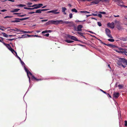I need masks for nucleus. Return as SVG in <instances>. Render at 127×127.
I'll use <instances>...</instances> for the list:
<instances>
[{"mask_svg": "<svg viewBox=\"0 0 127 127\" xmlns=\"http://www.w3.org/2000/svg\"><path fill=\"white\" fill-rule=\"evenodd\" d=\"M119 49L121 50L120 51H118L116 50V51L117 52L119 53H122L123 54H124V53H127L125 52V49H123L122 48H120Z\"/></svg>", "mask_w": 127, "mask_h": 127, "instance_id": "423d86ee", "label": "nucleus"}, {"mask_svg": "<svg viewBox=\"0 0 127 127\" xmlns=\"http://www.w3.org/2000/svg\"><path fill=\"white\" fill-rule=\"evenodd\" d=\"M51 32V31L50 30H45V31H42V33H46L47 32Z\"/></svg>", "mask_w": 127, "mask_h": 127, "instance_id": "dca6fc26", "label": "nucleus"}, {"mask_svg": "<svg viewBox=\"0 0 127 127\" xmlns=\"http://www.w3.org/2000/svg\"><path fill=\"white\" fill-rule=\"evenodd\" d=\"M15 53L16 54V57L17 58H18L19 59V60H20V61H21V59L17 55V53L16 52H15Z\"/></svg>", "mask_w": 127, "mask_h": 127, "instance_id": "bb28decb", "label": "nucleus"}, {"mask_svg": "<svg viewBox=\"0 0 127 127\" xmlns=\"http://www.w3.org/2000/svg\"><path fill=\"white\" fill-rule=\"evenodd\" d=\"M117 46L114 45L112 44L111 47L112 48H115Z\"/></svg>", "mask_w": 127, "mask_h": 127, "instance_id": "3c124183", "label": "nucleus"}, {"mask_svg": "<svg viewBox=\"0 0 127 127\" xmlns=\"http://www.w3.org/2000/svg\"><path fill=\"white\" fill-rule=\"evenodd\" d=\"M123 85H119L118 86V87H119V89H122L123 87Z\"/></svg>", "mask_w": 127, "mask_h": 127, "instance_id": "393cba45", "label": "nucleus"}, {"mask_svg": "<svg viewBox=\"0 0 127 127\" xmlns=\"http://www.w3.org/2000/svg\"><path fill=\"white\" fill-rule=\"evenodd\" d=\"M27 34H24L22 35V36L20 37L21 38L27 37Z\"/></svg>", "mask_w": 127, "mask_h": 127, "instance_id": "a878e982", "label": "nucleus"}, {"mask_svg": "<svg viewBox=\"0 0 127 127\" xmlns=\"http://www.w3.org/2000/svg\"><path fill=\"white\" fill-rule=\"evenodd\" d=\"M20 22L19 20H17L14 21H11V23H18Z\"/></svg>", "mask_w": 127, "mask_h": 127, "instance_id": "5701e85b", "label": "nucleus"}, {"mask_svg": "<svg viewBox=\"0 0 127 127\" xmlns=\"http://www.w3.org/2000/svg\"><path fill=\"white\" fill-rule=\"evenodd\" d=\"M14 38H12V39H7L8 40H9L10 41H12V40H14Z\"/></svg>", "mask_w": 127, "mask_h": 127, "instance_id": "0e129e2a", "label": "nucleus"}, {"mask_svg": "<svg viewBox=\"0 0 127 127\" xmlns=\"http://www.w3.org/2000/svg\"><path fill=\"white\" fill-rule=\"evenodd\" d=\"M32 3H27V5H29L28 6H31L30 5H32Z\"/></svg>", "mask_w": 127, "mask_h": 127, "instance_id": "6e6d98bb", "label": "nucleus"}, {"mask_svg": "<svg viewBox=\"0 0 127 127\" xmlns=\"http://www.w3.org/2000/svg\"><path fill=\"white\" fill-rule=\"evenodd\" d=\"M11 52L13 54H14V53L13 52H14L15 53V52H16V51H15L13 49H12L11 50H10Z\"/></svg>", "mask_w": 127, "mask_h": 127, "instance_id": "49530a36", "label": "nucleus"}, {"mask_svg": "<svg viewBox=\"0 0 127 127\" xmlns=\"http://www.w3.org/2000/svg\"><path fill=\"white\" fill-rule=\"evenodd\" d=\"M120 59L122 63L124 64L126 63V65H127V60L123 58H121Z\"/></svg>", "mask_w": 127, "mask_h": 127, "instance_id": "6e6552de", "label": "nucleus"}, {"mask_svg": "<svg viewBox=\"0 0 127 127\" xmlns=\"http://www.w3.org/2000/svg\"><path fill=\"white\" fill-rule=\"evenodd\" d=\"M2 33L3 34V36L6 37H8V35L5 33L2 32Z\"/></svg>", "mask_w": 127, "mask_h": 127, "instance_id": "b1692460", "label": "nucleus"}, {"mask_svg": "<svg viewBox=\"0 0 127 127\" xmlns=\"http://www.w3.org/2000/svg\"><path fill=\"white\" fill-rule=\"evenodd\" d=\"M100 1H101V0H95V1L92 2L91 3L97 4H98Z\"/></svg>", "mask_w": 127, "mask_h": 127, "instance_id": "ddd939ff", "label": "nucleus"}, {"mask_svg": "<svg viewBox=\"0 0 127 127\" xmlns=\"http://www.w3.org/2000/svg\"><path fill=\"white\" fill-rule=\"evenodd\" d=\"M32 76L31 79L32 80L34 79L35 80L36 78L32 74V75H31Z\"/></svg>", "mask_w": 127, "mask_h": 127, "instance_id": "72a5a7b5", "label": "nucleus"}, {"mask_svg": "<svg viewBox=\"0 0 127 127\" xmlns=\"http://www.w3.org/2000/svg\"><path fill=\"white\" fill-rule=\"evenodd\" d=\"M33 37H42L41 36H38V35H33Z\"/></svg>", "mask_w": 127, "mask_h": 127, "instance_id": "ea45409f", "label": "nucleus"}, {"mask_svg": "<svg viewBox=\"0 0 127 127\" xmlns=\"http://www.w3.org/2000/svg\"><path fill=\"white\" fill-rule=\"evenodd\" d=\"M97 24L99 26H101V24L100 22H98Z\"/></svg>", "mask_w": 127, "mask_h": 127, "instance_id": "79ce46f5", "label": "nucleus"}, {"mask_svg": "<svg viewBox=\"0 0 127 127\" xmlns=\"http://www.w3.org/2000/svg\"><path fill=\"white\" fill-rule=\"evenodd\" d=\"M34 9H35L34 8V7L33 8H32L28 7V10H32Z\"/></svg>", "mask_w": 127, "mask_h": 127, "instance_id": "e2e57ef3", "label": "nucleus"}, {"mask_svg": "<svg viewBox=\"0 0 127 127\" xmlns=\"http://www.w3.org/2000/svg\"><path fill=\"white\" fill-rule=\"evenodd\" d=\"M49 34L48 33H47L46 34H45L44 35V36H46L47 37H48L49 36Z\"/></svg>", "mask_w": 127, "mask_h": 127, "instance_id": "13d9d810", "label": "nucleus"}, {"mask_svg": "<svg viewBox=\"0 0 127 127\" xmlns=\"http://www.w3.org/2000/svg\"><path fill=\"white\" fill-rule=\"evenodd\" d=\"M37 4H34L32 6H28L29 7H35V6H37Z\"/></svg>", "mask_w": 127, "mask_h": 127, "instance_id": "a19ab883", "label": "nucleus"}, {"mask_svg": "<svg viewBox=\"0 0 127 127\" xmlns=\"http://www.w3.org/2000/svg\"><path fill=\"white\" fill-rule=\"evenodd\" d=\"M41 79H37V78H36V79L35 80H36V81H41Z\"/></svg>", "mask_w": 127, "mask_h": 127, "instance_id": "bf43d9fd", "label": "nucleus"}, {"mask_svg": "<svg viewBox=\"0 0 127 127\" xmlns=\"http://www.w3.org/2000/svg\"><path fill=\"white\" fill-rule=\"evenodd\" d=\"M24 69L25 70V71L27 73L28 72L29 70L27 68H26L25 66H24Z\"/></svg>", "mask_w": 127, "mask_h": 127, "instance_id": "58836bf2", "label": "nucleus"}, {"mask_svg": "<svg viewBox=\"0 0 127 127\" xmlns=\"http://www.w3.org/2000/svg\"><path fill=\"white\" fill-rule=\"evenodd\" d=\"M125 126L126 127L127 126V121L126 120L125 121Z\"/></svg>", "mask_w": 127, "mask_h": 127, "instance_id": "a18cd8bd", "label": "nucleus"}, {"mask_svg": "<svg viewBox=\"0 0 127 127\" xmlns=\"http://www.w3.org/2000/svg\"><path fill=\"white\" fill-rule=\"evenodd\" d=\"M35 13V12H31L28 13L29 14H32Z\"/></svg>", "mask_w": 127, "mask_h": 127, "instance_id": "603ef678", "label": "nucleus"}, {"mask_svg": "<svg viewBox=\"0 0 127 127\" xmlns=\"http://www.w3.org/2000/svg\"><path fill=\"white\" fill-rule=\"evenodd\" d=\"M30 18L29 17H26V18H24V20H27V19H29V18Z\"/></svg>", "mask_w": 127, "mask_h": 127, "instance_id": "69168bd1", "label": "nucleus"}, {"mask_svg": "<svg viewBox=\"0 0 127 127\" xmlns=\"http://www.w3.org/2000/svg\"><path fill=\"white\" fill-rule=\"evenodd\" d=\"M127 50H126V49H125V52H126L127 53H124L123 54L125 55H127Z\"/></svg>", "mask_w": 127, "mask_h": 127, "instance_id": "864d4df0", "label": "nucleus"}, {"mask_svg": "<svg viewBox=\"0 0 127 127\" xmlns=\"http://www.w3.org/2000/svg\"><path fill=\"white\" fill-rule=\"evenodd\" d=\"M103 93H105V94H107V93L105 92L104 91H103V90L101 89L100 90Z\"/></svg>", "mask_w": 127, "mask_h": 127, "instance_id": "338daca9", "label": "nucleus"}, {"mask_svg": "<svg viewBox=\"0 0 127 127\" xmlns=\"http://www.w3.org/2000/svg\"><path fill=\"white\" fill-rule=\"evenodd\" d=\"M27 35L28 37H30L31 36L33 37V35H30L28 34H27Z\"/></svg>", "mask_w": 127, "mask_h": 127, "instance_id": "774afa93", "label": "nucleus"}, {"mask_svg": "<svg viewBox=\"0 0 127 127\" xmlns=\"http://www.w3.org/2000/svg\"><path fill=\"white\" fill-rule=\"evenodd\" d=\"M58 10V9H56L54 10H52L48 11L47 12V13H53L54 14H59L60 12H56Z\"/></svg>", "mask_w": 127, "mask_h": 127, "instance_id": "20e7f679", "label": "nucleus"}, {"mask_svg": "<svg viewBox=\"0 0 127 127\" xmlns=\"http://www.w3.org/2000/svg\"><path fill=\"white\" fill-rule=\"evenodd\" d=\"M65 41L68 43H70V40H65Z\"/></svg>", "mask_w": 127, "mask_h": 127, "instance_id": "c03bdc74", "label": "nucleus"}, {"mask_svg": "<svg viewBox=\"0 0 127 127\" xmlns=\"http://www.w3.org/2000/svg\"><path fill=\"white\" fill-rule=\"evenodd\" d=\"M83 27V26L82 25H78L77 27V30H76L77 31H82V28Z\"/></svg>", "mask_w": 127, "mask_h": 127, "instance_id": "0eeeda50", "label": "nucleus"}, {"mask_svg": "<svg viewBox=\"0 0 127 127\" xmlns=\"http://www.w3.org/2000/svg\"><path fill=\"white\" fill-rule=\"evenodd\" d=\"M77 33L78 34H80L82 36V35H83V34H84L82 32H77Z\"/></svg>", "mask_w": 127, "mask_h": 127, "instance_id": "4c0bfd02", "label": "nucleus"}, {"mask_svg": "<svg viewBox=\"0 0 127 127\" xmlns=\"http://www.w3.org/2000/svg\"><path fill=\"white\" fill-rule=\"evenodd\" d=\"M98 14L92 13V15H93L94 16H96L98 15Z\"/></svg>", "mask_w": 127, "mask_h": 127, "instance_id": "09e8293b", "label": "nucleus"}, {"mask_svg": "<svg viewBox=\"0 0 127 127\" xmlns=\"http://www.w3.org/2000/svg\"><path fill=\"white\" fill-rule=\"evenodd\" d=\"M108 40L109 41L113 42L114 41V39H108Z\"/></svg>", "mask_w": 127, "mask_h": 127, "instance_id": "2f4dec72", "label": "nucleus"}, {"mask_svg": "<svg viewBox=\"0 0 127 127\" xmlns=\"http://www.w3.org/2000/svg\"><path fill=\"white\" fill-rule=\"evenodd\" d=\"M18 6H19L20 7H25L26 6V5H25L20 4H19L18 5Z\"/></svg>", "mask_w": 127, "mask_h": 127, "instance_id": "c85d7f7f", "label": "nucleus"}, {"mask_svg": "<svg viewBox=\"0 0 127 127\" xmlns=\"http://www.w3.org/2000/svg\"><path fill=\"white\" fill-rule=\"evenodd\" d=\"M27 73L28 77L29 79V82H30V76H29V75H32V74L29 71Z\"/></svg>", "mask_w": 127, "mask_h": 127, "instance_id": "4468645a", "label": "nucleus"}, {"mask_svg": "<svg viewBox=\"0 0 127 127\" xmlns=\"http://www.w3.org/2000/svg\"><path fill=\"white\" fill-rule=\"evenodd\" d=\"M67 37H68L71 38V39L75 41H80V40H78L77 39L76 37L74 36L71 35L69 34H67Z\"/></svg>", "mask_w": 127, "mask_h": 127, "instance_id": "7ed1b4c3", "label": "nucleus"}, {"mask_svg": "<svg viewBox=\"0 0 127 127\" xmlns=\"http://www.w3.org/2000/svg\"><path fill=\"white\" fill-rule=\"evenodd\" d=\"M7 11V10L5 9H3L2 10H0V11L1 12H4V11Z\"/></svg>", "mask_w": 127, "mask_h": 127, "instance_id": "4d7b16f0", "label": "nucleus"}, {"mask_svg": "<svg viewBox=\"0 0 127 127\" xmlns=\"http://www.w3.org/2000/svg\"><path fill=\"white\" fill-rule=\"evenodd\" d=\"M119 93H115L113 94L114 96L116 98H118L119 96Z\"/></svg>", "mask_w": 127, "mask_h": 127, "instance_id": "9b49d317", "label": "nucleus"}, {"mask_svg": "<svg viewBox=\"0 0 127 127\" xmlns=\"http://www.w3.org/2000/svg\"><path fill=\"white\" fill-rule=\"evenodd\" d=\"M101 1L102 2H108L109 1L108 0H101Z\"/></svg>", "mask_w": 127, "mask_h": 127, "instance_id": "c756f323", "label": "nucleus"}, {"mask_svg": "<svg viewBox=\"0 0 127 127\" xmlns=\"http://www.w3.org/2000/svg\"><path fill=\"white\" fill-rule=\"evenodd\" d=\"M115 1L117 2L118 5L122 6L121 4L122 3V1L120 0H115Z\"/></svg>", "mask_w": 127, "mask_h": 127, "instance_id": "9d476101", "label": "nucleus"}, {"mask_svg": "<svg viewBox=\"0 0 127 127\" xmlns=\"http://www.w3.org/2000/svg\"><path fill=\"white\" fill-rule=\"evenodd\" d=\"M21 13H13V15H17V14H21Z\"/></svg>", "mask_w": 127, "mask_h": 127, "instance_id": "052dcab7", "label": "nucleus"}, {"mask_svg": "<svg viewBox=\"0 0 127 127\" xmlns=\"http://www.w3.org/2000/svg\"><path fill=\"white\" fill-rule=\"evenodd\" d=\"M62 11L63 12H64L65 10H66V8L65 7H62Z\"/></svg>", "mask_w": 127, "mask_h": 127, "instance_id": "412c9836", "label": "nucleus"}, {"mask_svg": "<svg viewBox=\"0 0 127 127\" xmlns=\"http://www.w3.org/2000/svg\"><path fill=\"white\" fill-rule=\"evenodd\" d=\"M21 64H22V65H25V64L24 63V62L23 61H22V60H21V61H20Z\"/></svg>", "mask_w": 127, "mask_h": 127, "instance_id": "680f3d73", "label": "nucleus"}, {"mask_svg": "<svg viewBox=\"0 0 127 127\" xmlns=\"http://www.w3.org/2000/svg\"><path fill=\"white\" fill-rule=\"evenodd\" d=\"M26 15V14H25L21 15H18L17 16L21 17H23Z\"/></svg>", "mask_w": 127, "mask_h": 127, "instance_id": "f704fd0d", "label": "nucleus"}, {"mask_svg": "<svg viewBox=\"0 0 127 127\" xmlns=\"http://www.w3.org/2000/svg\"><path fill=\"white\" fill-rule=\"evenodd\" d=\"M120 60V58L119 59V60L118 61V62H117V64L119 66H120L121 65H122V62Z\"/></svg>", "mask_w": 127, "mask_h": 127, "instance_id": "f3484780", "label": "nucleus"}, {"mask_svg": "<svg viewBox=\"0 0 127 127\" xmlns=\"http://www.w3.org/2000/svg\"><path fill=\"white\" fill-rule=\"evenodd\" d=\"M2 39V40H0V42H1L4 45H5L6 43H5L3 41V40H2V39Z\"/></svg>", "mask_w": 127, "mask_h": 127, "instance_id": "e433bc0d", "label": "nucleus"}, {"mask_svg": "<svg viewBox=\"0 0 127 127\" xmlns=\"http://www.w3.org/2000/svg\"><path fill=\"white\" fill-rule=\"evenodd\" d=\"M112 45V44H107V46H109V47H111Z\"/></svg>", "mask_w": 127, "mask_h": 127, "instance_id": "5fc2aeb1", "label": "nucleus"}, {"mask_svg": "<svg viewBox=\"0 0 127 127\" xmlns=\"http://www.w3.org/2000/svg\"><path fill=\"white\" fill-rule=\"evenodd\" d=\"M69 17L70 18H72V14H71L70 13L69 14Z\"/></svg>", "mask_w": 127, "mask_h": 127, "instance_id": "37998d69", "label": "nucleus"}, {"mask_svg": "<svg viewBox=\"0 0 127 127\" xmlns=\"http://www.w3.org/2000/svg\"><path fill=\"white\" fill-rule=\"evenodd\" d=\"M48 10H49V9H41V11L42 12V11H47Z\"/></svg>", "mask_w": 127, "mask_h": 127, "instance_id": "8fccbe9b", "label": "nucleus"}, {"mask_svg": "<svg viewBox=\"0 0 127 127\" xmlns=\"http://www.w3.org/2000/svg\"><path fill=\"white\" fill-rule=\"evenodd\" d=\"M95 12V13L98 12L99 13L101 14H104V15L106 14V12H104V11H103V12L99 11L98 12H97V11H96V12Z\"/></svg>", "mask_w": 127, "mask_h": 127, "instance_id": "6ab92c4d", "label": "nucleus"}, {"mask_svg": "<svg viewBox=\"0 0 127 127\" xmlns=\"http://www.w3.org/2000/svg\"><path fill=\"white\" fill-rule=\"evenodd\" d=\"M72 22L69 21H63L62 20L54 21L53 20H51L47 22L45 24L46 25H48L51 24H53L55 25H57L61 23V24H63L65 23L66 24H72Z\"/></svg>", "mask_w": 127, "mask_h": 127, "instance_id": "f257e3e1", "label": "nucleus"}, {"mask_svg": "<svg viewBox=\"0 0 127 127\" xmlns=\"http://www.w3.org/2000/svg\"><path fill=\"white\" fill-rule=\"evenodd\" d=\"M13 31H14L15 32H20V31H21V30H20L18 29L17 28H15L14 29H13Z\"/></svg>", "mask_w": 127, "mask_h": 127, "instance_id": "aec40b11", "label": "nucleus"}, {"mask_svg": "<svg viewBox=\"0 0 127 127\" xmlns=\"http://www.w3.org/2000/svg\"><path fill=\"white\" fill-rule=\"evenodd\" d=\"M71 11L72 12H75L76 13H77V11L75 8L72 9Z\"/></svg>", "mask_w": 127, "mask_h": 127, "instance_id": "cd10ccee", "label": "nucleus"}, {"mask_svg": "<svg viewBox=\"0 0 127 127\" xmlns=\"http://www.w3.org/2000/svg\"><path fill=\"white\" fill-rule=\"evenodd\" d=\"M20 10L19 9H14L13 10L10 11V12H17Z\"/></svg>", "mask_w": 127, "mask_h": 127, "instance_id": "2eb2a0df", "label": "nucleus"}, {"mask_svg": "<svg viewBox=\"0 0 127 127\" xmlns=\"http://www.w3.org/2000/svg\"><path fill=\"white\" fill-rule=\"evenodd\" d=\"M43 6V4L41 3H39L37 4V6L34 7V8L37 9L42 7Z\"/></svg>", "mask_w": 127, "mask_h": 127, "instance_id": "1a4fd4ad", "label": "nucleus"}, {"mask_svg": "<svg viewBox=\"0 0 127 127\" xmlns=\"http://www.w3.org/2000/svg\"><path fill=\"white\" fill-rule=\"evenodd\" d=\"M20 32H22L24 33H28L32 32H29V31H22V30H21V31H20Z\"/></svg>", "mask_w": 127, "mask_h": 127, "instance_id": "a211bd4d", "label": "nucleus"}, {"mask_svg": "<svg viewBox=\"0 0 127 127\" xmlns=\"http://www.w3.org/2000/svg\"><path fill=\"white\" fill-rule=\"evenodd\" d=\"M107 25L108 27L111 29H113L114 27V23L113 22L111 23H108L107 24Z\"/></svg>", "mask_w": 127, "mask_h": 127, "instance_id": "39448f33", "label": "nucleus"}, {"mask_svg": "<svg viewBox=\"0 0 127 127\" xmlns=\"http://www.w3.org/2000/svg\"><path fill=\"white\" fill-rule=\"evenodd\" d=\"M14 19L15 20H19L20 21V20L23 21V20H24V18H21V19H19V18H15Z\"/></svg>", "mask_w": 127, "mask_h": 127, "instance_id": "7c9ffc66", "label": "nucleus"}, {"mask_svg": "<svg viewBox=\"0 0 127 127\" xmlns=\"http://www.w3.org/2000/svg\"><path fill=\"white\" fill-rule=\"evenodd\" d=\"M98 16L100 18H101L102 17V15L101 14H98Z\"/></svg>", "mask_w": 127, "mask_h": 127, "instance_id": "de8ad7c7", "label": "nucleus"}, {"mask_svg": "<svg viewBox=\"0 0 127 127\" xmlns=\"http://www.w3.org/2000/svg\"><path fill=\"white\" fill-rule=\"evenodd\" d=\"M13 17V16H7L5 17L4 18L5 19L7 18H11Z\"/></svg>", "mask_w": 127, "mask_h": 127, "instance_id": "473e14b6", "label": "nucleus"}, {"mask_svg": "<svg viewBox=\"0 0 127 127\" xmlns=\"http://www.w3.org/2000/svg\"><path fill=\"white\" fill-rule=\"evenodd\" d=\"M105 32L106 34L109 37L112 38H113V37L111 34V31L108 28L106 29Z\"/></svg>", "mask_w": 127, "mask_h": 127, "instance_id": "f03ea898", "label": "nucleus"}, {"mask_svg": "<svg viewBox=\"0 0 127 127\" xmlns=\"http://www.w3.org/2000/svg\"><path fill=\"white\" fill-rule=\"evenodd\" d=\"M5 45L10 50H11L12 49L9 44L6 43Z\"/></svg>", "mask_w": 127, "mask_h": 127, "instance_id": "f8f14e48", "label": "nucleus"}, {"mask_svg": "<svg viewBox=\"0 0 127 127\" xmlns=\"http://www.w3.org/2000/svg\"><path fill=\"white\" fill-rule=\"evenodd\" d=\"M41 9H39L36 10L35 12V13H41Z\"/></svg>", "mask_w": 127, "mask_h": 127, "instance_id": "4be33fe9", "label": "nucleus"}, {"mask_svg": "<svg viewBox=\"0 0 127 127\" xmlns=\"http://www.w3.org/2000/svg\"><path fill=\"white\" fill-rule=\"evenodd\" d=\"M80 12L81 13H89L90 12H87L86 11H81Z\"/></svg>", "mask_w": 127, "mask_h": 127, "instance_id": "c9c22d12", "label": "nucleus"}]
</instances>
